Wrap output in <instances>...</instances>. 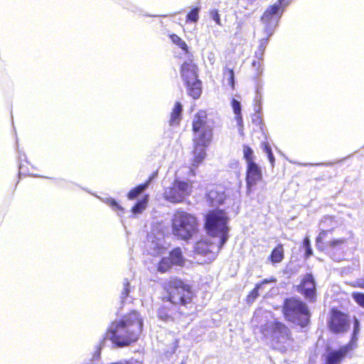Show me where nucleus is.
Instances as JSON below:
<instances>
[{"instance_id": "obj_1", "label": "nucleus", "mask_w": 364, "mask_h": 364, "mask_svg": "<svg viewBox=\"0 0 364 364\" xmlns=\"http://www.w3.org/2000/svg\"><path fill=\"white\" fill-rule=\"evenodd\" d=\"M144 329V321L136 310L122 315L108 326L104 339L112 342L116 348H125L136 343Z\"/></svg>"}, {"instance_id": "obj_2", "label": "nucleus", "mask_w": 364, "mask_h": 364, "mask_svg": "<svg viewBox=\"0 0 364 364\" xmlns=\"http://www.w3.org/2000/svg\"><path fill=\"white\" fill-rule=\"evenodd\" d=\"M164 295L161 297L162 302L188 308L193 305L195 297L191 284L178 277H170L162 284Z\"/></svg>"}, {"instance_id": "obj_33", "label": "nucleus", "mask_w": 364, "mask_h": 364, "mask_svg": "<svg viewBox=\"0 0 364 364\" xmlns=\"http://www.w3.org/2000/svg\"><path fill=\"white\" fill-rule=\"evenodd\" d=\"M303 247L305 249V257L309 258L313 255V251L311 247V241L308 237H305L303 240Z\"/></svg>"}, {"instance_id": "obj_34", "label": "nucleus", "mask_w": 364, "mask_h": 364, "mask_svg": "<svg viewBox=\"0 0 364 364\" xmlns=\"http://www.w3.org/2000/svg\"><path fill=\"white\" fill-rule=\"evenodd\" d=\"M353 331L351 336L352 341H356L358 338V335L360 332V322L359 320L354 316L353 317Z\"/></svg>"}, {"instance_id": "obj_20", "label": "nucleus", "mask_w": 364, "mask_h": 364, "mask_svg": "<svg viewBox=\"0 0 364 364\" xmlns=\"http://www.w3.org/2000/svg\"><path fill=\"white\" fill-rule=\"evenodd\" d=\"M285 252L283 244L278 243L271 251L268 259L272 264L281 263L284 259Z\"/></svg>"}, {"instance_id": "obj_19", "label": "nucleus", "mask_w": 364, "mask_h": 364, "mask_svg": "<svg viewBox=\"0 0 364 364\" xmlns=\"http://www.w3.org/2000/svg\"><path fill=\"white\" fill-rule=\"evenodd\" d=\"M213 138V127L205 129L200 134L193 135V144L197 145H202L203 146H208L212 142Z\"/></svg>"}, {"instance_id": "obj_40", "label": "nucleus", "mask_w": 364, "mask_h": 364, "mask_svg": "<svg viewBox=\"0 0 364 364\" xmlns=\"http://www.w3.org/2000/svg\"><path fill=\"white\" fill-rule=\"evenodd\" d=\"M29 164V163L26 161V160H24V161H22L20 164V170L24 173H27L28 174H33L32 172H31L29 170H28V165Z\"/></svg>"}, {"instance_id": "obj_8", "label": "nucleus", "mask_w": 364, "mask_h": 364, "mask_svg": "<svg viewBox=\"0 0 364 364\" xmlns=\"http://www.w3.org/2000/svg\"><path fill=\"white\" fill-rule=\"evenodd\" d=\"M192 189L193 186L191 181H183L176 179L171 186L165 190L164 198L173 203H182L187 196L191 195Z\"/></svg>"}, {"instance_id": "obj_30", "label": "nucleus", "mask_w": 364, "mask_h": 364, "mask_svg": "<svg viewBox=\"0 0 364 364\" xmlns=\"http://www.w3.org/2000/svg\"><path fill=\"white\" fill-rule=\"evenodd\" d=\"M199 7H193L187 14L186 17V23H197L199 19Z\"/></svg>"}, {"instance_id": "obj_35", "label": "nucleus", "mask_w": 364, "mask_h": 364, "mask_svg": "<svg viewBox=\"0 0 364 364\" xmlns=\"http://www.w3.org/2000/svg\"><path fill=\"white\" fill-rule=\"evenodd\" d=\"M352 297L358 305L364 308V293L354 292L352 294Z\"/></svg>"}, {"instance_id": "obj_44", "label": "nucleus", "mask_w": 364, "mask_h": 364, "mask_svg": "<svg viewBox=\"0 0 364 364\" xmlns=\"http://www.w3.org/2000/svg\"><path fill=\"white\" fill-rule=\"evenodd\" d=\"M111 364H141V363H139L137 361L122 360L116 363H112Z\"/></svg>"}, {"instance_id": "obj_42", "label": "nucleus", "mask_w": 364, "mask_h": 364, "mask_svg": "<svg viewBox=\"0 0 364 364\" xmlns=\"http://www.w3.org/2000/svg\"><path fill=\"white\" fill-rule=\"evenodd\" d=\"M353 287L360 288L364 289V278L356 281L353 285Z\"/></svg>"}, {"instance_id": "obj_24", "label": "nucleus", "mask_w": 364, "mask_h": 364, "mask_svg": "<svg viewBox=\"0 0 364 364\" xmlns=\"http://www.w3.org/2000/svg\"><path fill=\"white\" fill-rule=\"evenodd\" d=\"M182 111V105L179 102H176L170 114L169 124L171 126H176L180 124Z\"/></svg>"}, {"instance_id": "obj_32", "label": "nucleus", "mask_w": 364, "mask_h": 364, "mask_svg": "<svg viewBox=\"0 0 364 364\" xmlns=\"http://www.w3.org/2000/svg\"><path fill=\"white\" fill-rule=\"evenodd\" d=\"M224 77L228 80V84L232 89L235 88V74L232 68H227L223 73Z\"/></svg>"}, {"instance_id": "obj_46", "label": "nucleus", "mask_w": 364, "mask_h": 364, "mask_svg": "<svg viewBox=\"0 0 364 364\" xmlns=\"http://www.w3.org/2000/svg\"><path fill=\"white\" fill-rule=\"evenodd\" d=\"M180 364H185V363L184 362H181Z\"/></svg>"}, {"instance_id": "obj_15", "label": "nucleus", "mask_w": 364, "mask_h": 364, "mask_svg": "<svg viewBox=\"0 0 364 364\" xmlns=\"http://www.w3.org/2000/svg\"><path fill=\"white\" fill-rule=\"evenodd\" d=\"M205 198L210 206H218L225 202L226 195L223 188L217 186L208 191Z\"/></svg>"}, {"instance_id": "obj_22", "label": "nucleus", "mask_w": 364, "mask_h": 364, "mask_svg": "<svg viewBox=\"0 0 364 364\" xmlns=\"http://www.w3.org/2000/svg\"><path fill=\"white\" fill-rule=\"evenodd\" d=\"M213 243L206 240H199L196 243L194 251L200 255H208L213 253Z\"/></svg>"}, {"instance_id": "obj_17", "label": "nucleus", "mask_w": 364, "mask_h": 364, "mask_svg": "<svg viewBox=\"0 0 364 364\" xmlns=\"http://www.w3.org/2000/svg\"><path fill=\"white\" fill-rule=\"evenodd\" d=\"M177 305L162 304L157 310V316L159 318L164 321H173L177 311L175 309Z\"/></svg>"}, {"instance_id": "obj_6", "label": "nucleus", "mask_w": 364, "mask_h": 364, "mask_svg": "<svg viewBox=\"0 0 364 364\" xmlns=\"http://www.w3.org/2000/svg\"><path fill=\"white\" fill-rule=\"evenodd\" d=\"M180 73L187 94L193 100L199 99L202 95V82L198 78V67L192 60L184 61L181 65Z\"/></svg>"}, {"instance_id": "obj_25", "label": "nucleus", "mask_w": 364, "mask_h": 364, "mask_svg": "<svg viewBox=\"0 0 364 364\" xmlns=\"http://www.w3.org/2000/svg\"><path fill=\"white\" fill-rule=\"evenodd\" d=\"M149 198V196L148 194L144 195L132 208V213L135 215L142 213L147 207Z\"/></svg>"}, {"instance_id": "obj_41", "label": "nucleus", "mask_w": 364, "mask_h": 364, "mask_svg": "<svg viewBox=\"0 0 364 364\" xmlns=\"http://www.w3.org/2000/svg\"><path fill=\"white\" fill-rule=\"evenodd\" d=\"M235 114V120L237 122V126L239 127L240 130L242 131L244 129V125H243V119H242V113Z\"/></svg>"}, {"instance_id": "obj_23", "label": "nucleus", "mask_w": 364, "mask_h": 364, "mask_svg": "<svg viewBox=\"0 0 364 364\" xmlns=\"http://www.w3.org/2000/svg\"><path fill=\"white\" fill-rule=\"evenodd\" d=\"M174 266L183 267L185 265L186 259L180 247H175L171 250L168 256Z\"/></svg>"}, {"instance_id": "obj_43", "label": "nucleus", "mask_w": 364, "mask_h": 364, "mask_svg": "<svg viewBox=\"0 0 364 364\" xmlns=\"http://www.w3.org/2000/svg\"><path fill=\"white\" fill-rule=\"evenodd\" d=\"M276 282V279L274 278L264 279L262 281H261L260 282L257 283V284H261V287H262L264 284H269L271 282Z\"/></svg>"}, {"instance_id": "obj_31", "label": "nucleus", "mask_w": 364, "mask_h": 364, "mask_svg": "<svg viewBox=\"0 0 364 364\" xmlns=\"http://www.w3.org/2000/svg\"><path fill=\"white\" fill-rule=\"evenodd\" d=\"M260 288L261 284H255V287L247 295V303L252 304L255 301V299L259 296V289Z\"/></svg>"}, {"instance_id": "obj_39", "label": "nucleus", "mask_w": 364, "mask_h": 364, "mask_svg": "<svg viewBox=\"0 0 364 364\" xmlns=\"http://www.w3.org/2000/svg\"><path fill=\"white\" fill-rule=\"evenodd\" d=\"M130 292V284L128 280H126L124 283V288L122 291V298L125 299L129 296Z\"/></svg>"}, {"instance_id": "obj_45", "label": "nucleus", "mask_w": 364, "mask_h": 364, "mask_svg": "<svg viewBox=\"0 0 364 364\" xmlns=\"http://www.w3.org/2000/svg\"><path fill=\"white\" fill-rule=\"evenodd\" d=\"M266 151H267V152L268 153V157H269V161H270L272 163H273V162H274V159L273 154H272V153L271 149L267 146H266Z\"/></svg>"}, {"instance_id": "obj_16", "label": "nucleus", "mask_w": 364, "mask_h": 364, "mask_svg": "<svg viewBox=\"0 0 364 364\" xmlns=\"http://www.w3.org/2000/svg\"><path fill=\"white\" fill-rule=\"evenodd\" d=\"M268 43V38H265L260 41L258 50L255 53V59L252 62V67L255 73L259 74L262 72V63L263 61V55L266 50Z\"/></svg>"}, {"instance_id": "obj_36", "label": "nucleus", "mask_w": 364, "mask_h": 364, "mask_svg": "<svg viewBox=\"0 0 364 364\" xmlns=\"http://www.w3.org/2000/svg\"><path fill=\"white\" fill-rule=\"evenodd\" d=\"M276 328L280 332L285 333L288 339H290V340L292 339L291 335V331L285 324H284L282 323H277Z\"/></svg>"}, {"instance_id": "obj_7", "label": "nucleus", "mask_w": 364, "mask_h": 364, "mask_svg": "<svg viewBox=\"0 0 364 364\" xmlns=\"http://www.w3.org/2000/svg\"><path fill=\"white\" fill-rule=\"evenodd\" d=\"M350 326V319L348 314L342 311L336 307L331 309L327 320V327L330 332L334 334H345Z\"/></svg>"}, {"instance_id": "obj_26", "label": "nucleus", "mask_w": 364, "mask_h": 364, "mask_svg": "<svg viewBox=\"0 0 364 364\" xmlns=\"http://www.w3.org/2000/svg\"><path fill=\"white\" fill-rule=\"evenodd\" d=\"M173 266L174 265L172 264L170 258L168 257H164L158 262L156 265V269L159 272L164 274L171 271Z\"/></svg>"}, {"instance_id": "obj_28", "label": "nucleus", "mask_w": 364, "mask_h": 364, "mask_svg": "<svg viewBox=\"0 0 364 364\" xmlns=\"http://www.w3.org/2000/svg\"><path fill=\"white\" fill-rule=\"evenodd\" d=\"M169 38L171 41L173 42V43L178 46L185 53H188V45L183 40H182L181 37H179L178 35L175 33H171L169 35Z\"/></svg>"}, {"instance_id": "obj_18", "label": "nucleus", "mask_w": 364, "mask_h": 364, "mask_svg": "<svg viewBox=\"0 0 364 364\" xmlns=\"http://www.w3.org/2000/svg\"><path fill=\"white\" fill-rule=\"evenodd\" d=\"M207 147L208 146L193 144V149L192 151L193 158L191 159V166L193 168H196L198 167L203 162L207 156L205 151Z\"/></svg>"}, {"instance_id": "obj_5", "label": "nucleus", "mask_w": 364, "mask_h": 364, "mask_svg": "<svg viewBox=\"0 0 364 364\" xmlns=\"http://www.w3.org/2000/svg\"><path fill=\"white\" fill-rule=\"evenodd\" d=\"M282 311L286 321L301 328H305L310 324L311 311L302 300L289 297L284 300Z\"/></svg>"}, {"instance_id": "obj_37", "label": "nucleus", "mask_w": 364, "mask_h": 364, "mask_svg": "<svg viewBox=\"0 0 364 364\" xmlns=\"http://www.w3.org/2000/svg\"><path fill=\"white\" fill-rule=\"evenodd\" d=\"M210 18L215 22V23L218 26H222V22L220 19V15L219 14L218 10L212 9L209 12Z\"/></svg>"}, {"instance_id": "obj_13", "label": "nucleus", "mask_w": 364, "mask_h": 364, "mask_svg": "<svg viewBox=\"0 0 364 364\" xmlns=\"http://www.w3.org/2000/svg\"><path fill=\"white\" fill-rule=\"evenodd\" d=\"M210 127H212V126L208 125V113L206 110H198L195 114L192 121V131L193 135L200 134L204 132L205 129H208Z\"/></svg>"}, {"instance_id": "obj_11", "label": "nucleus", "mask_w": 364, "mask_h": 364, "mask_svg": "<svg viewBox=\"0 0 364 364\" xmlns=\"http://www.w3.org/2000/svg\"><path fill=\"white\" fill-rule=\"evenodd\" d=\"M289 3L290 0H277L275 4L269 6L265 9L261 16V21L265 24H269L274 19V16H277V20L278 21Z\"/></svg>"}, {"instance_id": "obj_21", "label": "nucleus", "mask_w": 364, "mask_h": 364, "mask_svg": "<svg viewBox=\"0 0 364 364\" xmlns=\"http://www.w3.org/2000/svg\"><path fill=\"white\" fill-rule=\"evenodd\" d=\"M152 179L153 176H150L144 183L137 185L132 188L127 194V198L131 200L136 199L148 188L151 183Z\"/></svg>"}, {"instance_id": "obj_10", "label": "nucleus", "mask_w": 364, "mask_h": 364, "mask_svg": "<svg viewBox=\"0 0 364 364\" xmlns=\"http://www.w3.org/2000/svg\"><path fill=\"white\" fill-rule=\"evenodd\" d=\"M296 290L310 302L316 300V285L314 278L311 273L306 274L296 287Z\"/></svg>"}, {"instance_id": "obj_12", "label": "nucleus", "mask_w": 364, "mask_h": 364, "mask_svg": "<svg viewBox=\"0 0 364 364\" xmlns=\"http://www.w3.org/2000/svg\"><path fill=\"white\" fill-rule=\"evenodd\" d=\"M262 180V172L257 164L247 166L245 181L247 191L251 193L255 186Z\"/></svg>"}, {"instance_id": "obj_9", "label": "nucleus", "mask_w": 364, "mask_h": 364, "mask_svg": "<svg viewBox=\"0 0 364 364\" xmlns=\"http://www.w3.org/2000/svg\"><path fill=\"white\" fill-rule=\"evenodd\" d=\"M334 229L321 230L316 238V248L321 251L327 250H338L344 245L347 240L346 238L334 239L331 237V234Z\"/></svg>"}, {"instance_id": "obj_3", "label": "nucleus", "mask_w": 364, "mask_h": 364, "mask_svg": "<svg viewBox=\"0 0 364 364\" xmlns=\"http://www.w3.org/2000/svg\"><path fill=\"white\" fill-rule=\"evenodd\" d=\"M228 221L229 218L224 210H210L205 215L204 228L207 234L212 237L220 238L217 252L222 249L228 239Z\"/></svg>"}, {"instance_id": "obj_27", "label": "nucleus", "mask_w": 364, "mask_h": 364, "mask_svg": "<svg viewBox=\"0 0 364 364\" xmlns=\"http://www.w3.org/2000/svg\"><path fill=\"white\" fill-rule=\"evenodd\" d=\"M243 158L247 163V166L251 165L252 164H257L255 161L254 151L247 144L242 146Z\"/></svg>"}, {"instance_id": "obj_29", "label": "nucleus", "mask_w": 364, "mask_h": 364, "mask_svg": "<svg viewBox=\"0 0 364 364\" xmlns=\"http://www.w3.org/2000/svg\"><path fill=\"white\" fill-rule=\"evenodd\" d=\"M105 203L109 205L118 215L124 213V208L114 198H107Z\"/></svg>"}, {"instance_id": "obj_38", "label": "nucleus", "mask_w": 364, "mask_h": 364, "mask_svg": "<svg viewBox=\"0 0 364 364\" xmlns=\"http://www.w3.org/2000/svg\"><path fill=\"white\" fill-rule=\"evenodd\" d=\"M231 105H232L234 114L241 113V105L238 100H237L235 99H232L231 101Z\"/></svg>"}, {"instance_id": "obj_14", "label": "nucleus", "mask_w": 364, "mask_h": 364, "mask_svg": "<svg viewBox=\"0 0 364 364\" xmlns=\"http://www.w3.org/2000/svg\"><path fill=\"white\" fill-rule=\"evenodd\" d=\"M351 349V344L348 343L338 350H331L326 355L325 364H341Z\"/></svg>"}, {"instance_id": "obj_4", "label": "nucleus", "mask_w": 364, "mask_h": 364, "mask_svg": "<svg viewBox=\"0 0 364 364\" xmlns=\"http://www.w3.org/2000/svg\"><path fill=\"white\" fill-rule=\"evenodd\" d=\"M199 231L197 217L182 210H176L171 219L172 234L178 240L187 241Z\"/></svg>"}]
</instances>
